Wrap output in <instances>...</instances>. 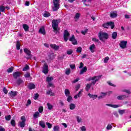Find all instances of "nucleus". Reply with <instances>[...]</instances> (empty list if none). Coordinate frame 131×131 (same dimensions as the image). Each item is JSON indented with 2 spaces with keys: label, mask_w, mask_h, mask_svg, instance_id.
Instances as JSON below:
<instances>
[{
  "label": "nucleus",
  "mask_w": 131,
  "mask_h": 131,
  "mask_svg": "<svg viewBox=\"0 0 131 131\" xmlns=\"http://www.w3.org/2000/svg\"><path fill=\"white\" fill-rule=\"evenodd\" d=\"M64 95L66 97L70 96V91H69V89H66L64 90Z\"/></svg>",
  "instance_id": "22"
},
{
  "label": "nucleus",
  "mask_w": 131,
  "mask_h": 131,
  "mask_svg": "<svg viewBox=\"0 0 131 131\" xmlns=\"http://www.w3.org/2000/svg\"><path fill=\"white\" fill-rule=\"evenodd\" d=\"M110 129H112V125H111L110 124H108L106 127V130H109Z\"/></svg>",
  "instance_id": "44"
},
{
  "label": "nucleus",
  "mask_w": 131,
  "mask_h": 131,
  "mask_svg": "<svg viewBox=\"0 0 131 131\" xmlns=\"http://www.w3.org/2000/svg\"><path fill=\"white\" fill-rule=\"evenodd\" d=\"M80 129L82 131H85L86 130V128H85V126H82V127H80Z\"/></svg>",
  "instance_id": "59"
},
{
  "label": "nucleus",
  "mask_w": 131,
  "mask_h": 131,
  "mask_svg": "<svg viewBox=\"0 0 131 131\" xmlns=\"http://www.w3.org/2000/svg\"><path fill=\"white\" fill-rule=\"evenodd\" d=\"M98 37L99 38L100 40L101 41H105V39H108L109 38V34L106 32H100L98 33Z\"/></svg>",
  "instance_id": "2"
},
{
  "label": "nucleus",
  "mask_w": 131,
  "mask_h": 131,
  "mask_svg": "<svg viewBox=\"0 0 131 131\" xmlns=\"http://www.w3.org/2000/svg\"><path fill=\"white\" fill-rule=\"evenodd\" d=\"M10 123L12 125V126H16V122L15 121V120H12L10 122Z\"/></svg>",
  "instance_id": "40"
},
{
  "label": "nucleus",
  "mask_w": 131,
  "mask_h": 131,
  "mask_svg": "<svg viewBox=\"0 0 131 131\" xmlns=\"http://www.w3.org/2000/svg\"><path fill=\"white\" fill-rule=\"evenodd\" d=\"M16 50H20V47H21V43L19 40H17L16 42Z\"/></svg>",
  "instance_id": "26"
},
{
  "label": "nucleus",
  "mask_w": 131,
  "mask_h": 131,
  "mask_svg": "<svg viewBox=\"0 0 131 131\" xmlns=\"http://www.w3.org/2000/svg\"><path fill=\"white\" fill-rule=\"evenodd\" d=\"M38 97H39V95L38 94V93H36L34 97V100H36L37 99H38Z\"/></svg>",
  "instance_id": "53"
},
{
  "label": "nucleus",
  "mask_w": 131,
  "mask_h": 131,
  "mask_svg": "<svg viewBox=\"0 0 131 131\" xmlns=\"http://www.w3.org/2000/svg\"><path fill=\"white\" fill-rule=\"evenodd\" d=\"M91 86H92V85L91 84V83L87 84L86 85V87L85 88V91H86V92H89V91H90V89H91Z\"/></svg>",
  "instance_id": "27"
},
{
  "label": "nucleus",
  "mask_w": 131,
  "mask_h": 131,
  "mask_svg": "<svg viewBox=\"0 0 131 131\" xmlns=\"http://www.w3.org/2000/svg\"><path fill=\"white\" fill-rule=\"evenodd\" d=\"M28 89H29V90H34V89H35V84L32 83H29Z\"/></svg>",
  "instance_id": "14"
},
{
  "label": "nucleus",
  "mask_w": 131,
  "mask_h": 131,
  "mask_svg": "<svg viewBox=\"0 0 131 131\" xmlns=\"http://www.w3.org/2000/svg\"><path fill=\"white\" fill-rule=\"evenodd\" d=\"M82 92H83V90H81L77 95L74 96V99H77V98H80V97H81V96H82Z\"/></svg>",
  "instance_id": "12"
},
{
  "label": "nucleus",
  "mask_w": 131,
  "mask_h": 131,
  "mask_svg": "<svg viewBox=\"0 0 131 131\" xmlns=\"http://www.w3.org/2000/svg\"><path fill=\"white\" fill-rule=\"evenodd\" d=\"M80 17V13H77L75 15L74 19L75 20H78Z\"/></svg>",
  "instance_id": "31"
},
{
  "label": "nucleus",
  "mask_w": 131,
  "mask_h": 131,
  "mask_svg": "<svg viewBox=\"0 0 131 131\" xmlns=\"http://www.w3.org/2000/svg\"><path fill=\"white\" fill-rule=\"evenodd\" d=\"M76 119H77V121L78 123H80V122H82V119L81 118L79 117V116H77Z\"/></svg>",
  "instance_id": "35"
},
{
  "label": "nucleus",
  "mask_w": 131,
  "mask_h": 131,
  "mask_svg": "<svg viewBox=\"0 0 131 131\" xmlns=\"http://www.w3.org/2000/svg\"><path fill=\"white\" fill-rule=\"evenodd\" d=\"M52 93H53V90L50 89L49 91L46 92V94L47 95H50V94H52Z\"/></svg>",
  "instance_id": "60"
},
{
  "label": "nucleus",
  "mask_w": 131,
  "mask_h": 131,
  "mask_svg": "<svg viewBox=\"0 0 131 131\" xmlns=\"http://www.w3.org/2000/svg\"><path fill=\"white\" fill-rule=\"evenodd\" d=\"M92 40L93 41H95V42H99V39L96 38H93Z\"/></svg>",
  "instance_id": "61"
},
{
  "label": "nucleus",
  "mask_w": 131,
  "mask_h": 131,
  "mask_svg": "<svg viewBox=\"0 0 131 131\" xmlns=\"http://www.w3.org/2000/svg\"><path fill=\"white\" fill-rule=\"evenodd\" d=\"M29 5H30V2L29 1H27L25 2V6L27 7H29Z\"/></svg>",
  "instance_id": "64"
},
{
  "label": "nucleus",
  "mask_w": 131,
  "mask_h": 131,
  "mask_svg": "<svg viewBox=\"0 0 131 131\" xmlns=\"http://www.w3.org/2000/svg\"><path fill=\"white\" fill-rule=\"evenodd\" d=\"M38 32L41 34H43V35H46V29H45V27H41L39 29Z\"/></svg>",
  "instance_id": "11"
},
{
  "label": "nucleus",
  "mask_w": 131,
  "mask_h": 131,
  "mask_svg": "<svg viewBox=\"0 0 131 131\" xmlns=\"http://www.w3.org/2000/svg\"><path fill=\"white\" fill-rule=\"evenodd\" d=\"M11 118H12V117L11 115L6 116H5V119L7 121L11 120Z\"/></svg>",
  "instance_id": "43"
},
{
  "label": "nucleus",
  "mask_w": 131,
  "mask_h": 131,
  "mask_svg": "<svg viewBox=\"0 0 131 131\" xmlns=\"http://www.w3.org/2000/svg\"><path fill=\"white\" fill-rule=\"evenodd\" d=\"M107 83L111 86H114V88H115L116 86V85L111 83V82H110V81H107Z\"/></svg>",
  "instance_id": "48"
},
{
  "label": "nucleus",
  "mask_w": 131,
  "mask_h": 131,
  "mask_svg": "<svg viewBox=\"0 0 131 131\" xmlns=\"http://www.w3.org/2000/svg\"><path fill=\"white\" fill-rule=\"evenodd\" d=\"M31 104V100L30 99H28L27 101V103L26 104V106H29V105Z\"/></svg>",
  "instance_id": "54"
},
{
  "label": "nucleus",
  "mask_w": 131,
  "mask_h": 131,
  "mask_svg": "<svg viewBox=\"0 0 131 131\" xmlns=\"http://www.w3.org/2000/svg\"><path fill=\"white\" fill-rule=\"evenodd\" d=\"M110 17L111 18H116V17H117V13H116V12H111L110 14Z\"/></svg>",
  "instance_id": "20"
},
{
  "label": "nucleus",
  "mask_w": 131,
  "mask_h": 131,
  "mask_svg": "<svg viewBox=\"0 0 131 131\" xmlns=\"http://www.w3.org/2000/svg\"><path fill=\"white\" fill-rule=\"evenodd\" d=\"M127 45V41H121L119 46L121 49H125Z\"/></svg>",
  "instance_id": "9"
},
{
  "label": "nucleus",
  "mask_w": 131,
  "mask_h": 131,
  "mask_svg": "<svg viewBox=\"0 0 131 131\" xmlns=\"http://www.w3.org/2000/svg\"><path fill=\"white\" fill-rule=\"evenodd\" d=\"M75 104H74V103H71L70 104V110H74V109H75Z\"/></svg>",
  "instance_id": "32"
},
{
  "label": "nucleus",
  "mask_w": 131,
  "mask_h": 131,
  "mask_svg": "<svg viewBox=\"0 0 131 131\" xmlns=\"http://www.w3.org/2000/svg\"><path fill=\"white\" fill-rule=\"evenodd\" d=\"M65 73L66 75H69L70 74V69H67Z\"/></svg>",
  "instance_id": "51"
},
{
  "label": "nucleus",
  "mask_w": 131,
  "mask_h": 131,
  "mask_svg": "<svg viewBox=\"0 0 131 131\" xmlns=\"http://www.w3.org/2000/svg\"><path fill=\"white\" fill-rule=\"evenodd\" d=\"M39 124L40 126H41V127H42V128H45V127H46V124L45 123V122H43V121H40L39 122Z\"/></svg>",
  "instance_id": "29"
},
{
  "label": "nucleus",
  "mask_w": 131,
  "mask_h": 131,
  "mask_svg": "<svg viewBox=\"0 0 131 131\" xmlns=\"http://www.w3.org/2000/svg\"><path fill=\"white\" fill-rule=\"evenodd\" d=\"M6 11V7L5 6L1 5L0 6V12H3V13H5Z\"/></svg>",
  "instance_id": "28"
},
{
  "label": "nucleus",
  "mask_w": 131,
  "mask_h": 131,
  "mask_svg": "<svg viewBox=\"0 0 131 131\" xmlns=\"http://www.w3.org/2000/svg\"><path fill=\"white\" fill-rule=\"evenodd\" d=\"M46 79L48 82H50V81L54 80V78L53 77H47Z\"/></svg>",
  "instance_id": "38"
},
{
  "label": "nucleus",
  "mask_w": 131,
  "mask_h": 131,
  "mask_svg": "<svg viewBox=\"0 0 131 131\" xmlns=\"http://www.w3.org/2000/svg\"><path fill=\"white\" fill-rule=\"evenodd\" d=\"M107 25L109 27V26H111V29H113L114 27H115V25H114V23L112 21L107 22Z\"/></svg>",
  "instance_id": "17"
},
{
  "label": "nucleus",
  "mask_w": 131,
  "mask_h": 131,
  "mask_svg": "<svg viewBox=\"0 0 131 131\" xmlns=\"http://www.w3.org/2000/svg\"><path fill=\"white\" fill-rule=\"evenodd\" d=\"M50 48L53 49V50H55V51H57V50L60 48V47L57 46L56 44H51L50 45Z\"/></svg>",
  "instance_id": "13"
},
{
  "label": "nucleus",
  "mask_w": 131,
  "mask_h": 131,
  "mask_svg": "<svg viewBox=\"0 0 131 131\" xmlns=\"http://www.w3.org/2000/svg\"><path fill=\"white\" fill-rule=\"evenodd\" d=\"M29 66H28V64H26L25 67L23 69V71H27V70H29Z\"/></svg>",
  "instance_id": "33"
},
{
  "label": "nucleus",
  "mask_w": 131,
  "mask_h": 131,
  "mask_svg": "<svg viewBox=\"0 0 131 131\" xmlns=\"http://www.w3.org/2000/svg\"><path fill=\"white\" fill-rule=\"evenodd\" d=\"M126 98V95H120V96H118L117 97V99L121 100V101H123Z\"/></svg>",
  "instance_id": "18"
},
{
  "label": "nucleus",
  "mask_w": 131,
  "mask_h": 131,
  "mask_svg": "<svg viewBox=\"0 0 131 131\" xmlns=\"http://www.w3.org/2000/svg\"><path fill=\"white\" fill-rule=\"evenodd\" d=\"M21 74H22L21 72L19 71H17V72H13L12 74V75L14 79H17L18 77H20V76H21Z\"/></svg>",
  "instance_id": "10"
},
{
  "label": "nucleus",
  "mask_w": 131,
  "mask_h": 131,
  "mask_svg": "<svg viewBox=\"0 0 131 131\" xmlns=\"http://www.w3.org/2000/svg\"><path fill=\"white\" fill-rule=\"evenodd\" d=\"M119 114L122 115V114H124L125 113V110H121L119 111Z\"/></svg>",
  "instance_id": "45"
},
{
  "label": "nucleus",
  "mask_w": 131,
  "mask_h": 131,
  "mask_svg": "<svg viewBox=\"0 0 131 131\" xmlns=\"http://www.w3.org/2000/svg\"><path fill=\"white\" fill-rule=\"evenodd\" d=\"M82 51V48L81 47L77 48L76 52L77 53H81Z\"/></svg>",
  "instance_id": "41"
},
{
  "label": "nucleus",
  "mask_w": 131,
  "mask_h": 131,
  "mask_svg": "<svg viewBox=\"0 0 131 131\" xmlns=\"http://www.w3.org/2000/svg\"><path fill=\"white\" fill-rule=\"evenodd\" d=\"M70 35V34H69V32L67 30H64V34H63V39L64 41L67 42L68 41V36Z\"/></svg>",
  "instance_id": "6"
},
{
  "label": "nucleus",
  "mask_w": 131,
  "mask_h": 131,
  "mask_svg": "<svg viewBox=\"0 0 131 131\" xmlns=\"http://www.w3.org/2000/svg\"><path fill=\"white\" fill-rule=\"evenodd\" d=\"M47 106L49 110H52L53 109V105L51 104L50 103H47Z\"/></svg>",
  "instance_id": "39"
},
{
  "label": "nucleus",
  "mask_w": 131,
  "mask_h": 131,
  "mask_svg": "<svg viewBox=\"0 0 131 131\" xmlns=\"http://www.w3.org/2000/svg\"><path fill=\"white\" fill-rule=\"evenodd\" d=\"M102 27H104V28H106V29L109 28V27H108V23L103 24L102 25Z\"/></svg>",
  "instance_id": "47"
},
{
  "label": "nucleus",
  "mask_w": 131,
  "mask_h": 131,
  "mask_svg": "<svg viewBox=\"0 0 131 131\" xmlns=\"http://www.w3.org/2000/svg\"><path fill=\"white\" fill-rule=\"evenodd\" d=\"M80 88V84H78L77 85H76V86L75 87L76 92H78Z\"/></svg>",
  "instance_id": "42"
},
{
  "label": "nucleus",
  "mask_w": 131,
  "mask_h": 131,
  "mask_svg": "<svg viewBox=\"0 0 131 131\" xmlns=\"http://www.w3.org/2000/svg\"><path fill=\"white\" fill-rule=\"evenodd\" d=\"M60 19H53L52 20V28L53 29V32L56 34L58 33V28H59V23H60Z\"/></svg>",
  "instance_id": "1"
},
{
  "label": "nucleus",
  "mask_w": 131,
  "mask_h": 131,
  "mask_svg": "<svg viewBox=\"0 0 131 131\" xmlns=\"http://www.w3.org/2000/svg\"><path fill=\"white\" fill-rule=\"evenodd\" d=\"M3 92L4 94H5V95H7V94H8V90L7 89V88H6V87H4L3 88Z\"/></svg>",
  "instance_id": "55"
},
{
  "label": "nucleus",
  "mask_w": 131,
  "mask_h": 131,
  "mask_svg": "<svg viewBox=\"0 0 131 131\" xmlns=\"http://www.w3.org/2000/svg\"><path fill=\"white\" fill-rule=\"evenodd\" d=\"M67 97H68L67 101L69 102V103H70V102H71L72 101V100H73V99L72 98V97L70 95H69V96H67Z\"/></svg>",
  "instance_id": "37"
},
{
  "label": "nucleus",
  "mask_w": 131,
  "mask_h": 131,
  "mask_svg": "<svg viewBox=\"0 0 131 131\" xmlns=\"http://www.w3.org/2000/svg\"><path fill=\"white\" fill-rule=\"evenodd\" d=\"M46 125H47L48 128H52V124H51L49 122H47L46 123Z\"/></svg>",
  "instance_id": "57"
},
{
  "label": "nucleus",
  "mask_w": 131,
  "mask_h": 131,
  "mask_svg": "<svg viewBox=\"0 0 131 131\" xmlns=\"http://www.w3.org/2000/svg\"><path fill=\"white\" fill-rule=\"evenodd\" d=\"M50 16H51V13L48 12L46 11L43 14V17L45 18H48V17H50Z\"/></svg>",
  "instance_id": "30"
},
{
  "label": "nucleus",
  "mask_w": 131,
  "mask_h": 131,
  "mask_svg": "<svg viewBox=\"0 0 131 131\" xmlns=\"http://www.w3.org/2000/svg\"><path fill=\"white\" fill-rule=\"evenodd\" d=\"M23 80H22L21 78H19L16 81V83L18 85H20L21 83H23Z\"/></svg>",
  "instance_id": "24"
},
{
  "label": "nucleus",
  "mask_w": 131,
  "mask_h": 131,
  "mask_svg": "<svg viewBox=\"0 0 131 131\" xmlns=\"http://www.w3.org/2000/svg\"><path fill=\"white\" fill-rule=\"evenodd\" d=\"M24 53L27 55V57H25V58H26L27 60H31L32 58V55L31 54V51L30 50L25 48L24 49Z\"/></svg>",
  "instance_id": "4"
},
{
  "label": "nucleus",
  "mask_w": 131,
  "mask_h": 131,
  "mask_svg": "<svg viewBox=\"0 0 131 131\" xmlns=\"http://www.w3.org/2000/svg\"><path fill=\"white\" fill-rule=\"evenodd\" d=\"M112 37L113 39H116V38H117V32H113L112 34Z\"/></svg>",
  "instance_id": "23"
},
{
  "label": "nucleus",
  "mask_w": 131,
  "mask_h": 131,
  "mask_svg": "<svg viewBox=\"0 0 131 131\" xmlns=\"http://www.w3.org/2000/svg\"><path fill=\"white\" fill-rule=\"evenodd\" d=\"M96 49V45L95 44L92 45L90 47V50L92 53H94V49Z\"/></svg>",
  "instance_id": "25"
},
{
  "label": "nucleus",
  "mask_w": 131,
  "mask_h": 131,
  "mask_svg": "<svg viewBox=\"0 0 131 131\" xmlns=\"http://www.w3.org/2000/svg\"><path fill=\"white\" fill-rule=\"evenodd\" d=\"M59 103L61 105V106H64V102L61 100H59Z\"/></svg>",
  "instance_id": "63"
},
{
  "label": "nucleus",
  "mask_w": 131,
  "mask_h": 131,
  "mask_svg": "<svg viewBox=\"0 0 131 131\" xmlns=\"http://www.w3.org/2000/svg\"><path fill=\"white\" fill-rule=\"evenodd\" d=\"M69 41H71L72 43V45H74V46L77 45V40H76V39H75V36H74V35H73L69 39Z\"/></svg>",
  "instance_id": "7"
},
{
  "label": "nucleus",
  "mask_w": 131,
  "mask_h": 131,
  "mask_svg": "<svg viewBox=\"0 0 131 131\" xmlns=\"http://www.w3.org/2000/svg\"><path fill=\"white\" fill-rule=\"evenodd\" d=\"M19 125L20 127L23 128L25 126V122H19Z\"/></svg>",
  "instance_id": "36"
},
{
  "label": "nucleus",
  "mask_w": 131,
  "mask_h": 131,
  "mask_svg": "<svg viewBox=\"0 0 131 131\" xmlns=\"http://www.w3.org/2000/svg\"><path fill=\"white\" fill-rule=\"evenodd\" d=\"M9 95L10 96V97H12V98H13V97H16V96H17L18 92H17L16 91H11L10 92H9Z\"/></svg>",
  "instance_id": "15"
},
{
  "label": "nucleus",
  "mask_w": 131,
  "mask_h": 131,
  "mask_svg": "<svg viewBox=\"0 0 131 131\" xmlns=\"http://www.w3.org/2000/svg\"><path fill=\"white\" fill-rule=\"evenodd\" d=\"M108 61H109V57L106 56L104 59V63L106 64V63H108Z\"/></svg>",
  "instance_id": "46"
},
{
  "label": "nucleus",
  "mask_w": 131,
  "mask_h": 131,
  "mask_svg": "<svg viewBox=\"0 0 131 131\" xmlns=\"http://www.w3.org/2000/svg\"><path fill=\"white\" fill-rule=\"evenodd\" d=\"M21 120H22L21 122H25V121H26V118H25V116H23L21 117Z\"/></svg>",
  "instance_id": "56"
},
{
  "label": "nucleus",
  "mask_w": 131,
  "mask_h": 131,
  "mask_svg": "<svg viewBox=\"0 0 131 131\" xmlns=\"http://www.w3.org/2000/svg\"><path fill=\"white\" fill-rule=\"evenodd\" d=\"M88 71V68L86 67H84L83 68H82L79 73L80 75H81L84 73V72H86Z\"/></svg>",
  "instance_id": "16"
},
{
  "label": "nucleus",
  "mask_w": 131,
  "mask_h": 131,
  "mask_svg": "<svg viewBox=\"0 0 131 131\" xmlns=\"http://www.w3.org/2000/svg\"><path fill=\"white\" fill-rule=\"evenodd\" d=\"M68 55H71L73 53V51L71 49L67 51V52Z\"/></svg>",
  "instance_id": "52"
},
{
  "label": "nucleus",
  "mask_w": 131,
  "mask_h": 131,
  "mask_svg": "<svg viewBox=\"0 0 131 131\" xmlns=\"http://www.w3.org/2000/svg\"><path fill=\"white\" fill-rule=\"evenodd\" d=\"M23 27L25 30V31L27 32L29 31V27L27 24H24L23 25Z\"/></svg>",
  "instance_id": "19"
},
{
  "label": "nucleus",
  "mask_w": 131,
  "mask_h": 131,
  "mask_svg": "<svg viewBox=\"0 0 131 131\" xmlns=\"http://www.w3.org/2000/svg\"><path fill=\"white\" fill-rule=\"evenodd\" d=\"M42 72L44 74H48L49 73V66L47 63H44Z\"/></svg>",
  "instance_id": "5"
},
{
  "label": "nucleus",
  "mask_w": 131,
  "mask_h": 131,
  "mask_svg": "<svg viewBox=\"0 0 131 131\" xmlns=\"http://www.w3.org/2000/svg\"><path fill=\"white\" fill-rule=\"evenodd\" d=\"M122 92H124V93H126V94H128L129 95L131 93L130 91L127 90H123Z\"/></svg>",
  "instance_id": "58"
},
{
  "label": "nucleus",
  "mask_w": 131,
  "mask_h": 131,
  "mask_svg": "<svg viewBox=\"0 0 131 131\" xmlns=\"http://www.w3.org/2000/svg\"><path fill=\"white\" fill-rule=\"evenodd\" d=\"M88 96L90 97V99H97V98H98V95L91 94V93H89Z\"/></svg>",
  "instance_id": "21"
},
{
  "label": "nucleus",
  "mask_w": 131,
  "mask_h": 131,
  "mask_svg": "<svg viewBox=\"0 0 131 131\" xmlns=\"http://www.w3.org/2000/svg\"><path fill=\"white\" fill-rule=\"evenodd\" d=\"M102 77V75H99V76H95L94 77H90L89 78V80H95V81H99L100 80V78Z\"/></svg>",
  "instance_id": "8"
},
{
  "label": "nucleus",
  "mask_w": 131,
  "mask_h": 131,
  "mask_svg": "<svg viewBox=\"0 0 131 131\" xmlns=\"http://www.w3.org/2000/svg\"><path fill=\"white\" fill-rule=\"evenodd\" d=\"M24 77L26 78H28L30 77V73H27L26 74H25L24 75Z\"/></svg>",
  "instance_id": "49"
},
{
  "label": "nucleus",
  "mask_w": 131,
  "mask_h": 131,
  "mask_svg": "<svg viewBox=\"0 0 131 131\" xmlns=\"http://www.w3.org/2000/svg\"><path fill=\"white\" fill-rule=\"evenodd\" d=\"M54 7L52 10L54 12H56L60 9V0H53Z\"/></svg>",
  "instance_id": "3"
},
{
  "label": "nucleus",
  "mask_w": 131,
  "mask_h": 131,
  "mask_svg": "<svg viewBox=\"0 0 131 131\" xmlns=\"http://www.w3.org/2000/svg\"><path fill=\"white\" fill-rule=\"evenodd\" d=\"M38 111H39V113H42V111H43V106H40L38 108Z\"/></svg>",
  "instance_id": "50"
},
{
  "label": "nucleus",
  "mask_w": 131,
  "mask_h": 131,
  "mask_svg": "<svg viewBox=\"0 0 131 131\" xmlns=\"http://www.w3.org/2000/svg\"><path fill=\"white\" fill-rule=\"evenodd\" d=\"M13 71H14V67H11V68H9L7 70V72L8 73H11L13 72Z\"/></svg>",
  "instance_id": "34"
},
{
  "label": "nucleus",
  "mask_w": 131,
  "mask_h": 131,
  "mask_svg": "<svg viewBox=\"0 0 131 131\" xmlns=\"http://www.w3.org/2000/svg\"><path fill=\"white\" fill-rule=\"evenodd\" d=\"M70 67L71 69L73 70L75 68V64H70Z\"/></svg>",
  "instance_id": "62"
}]
</instances>
